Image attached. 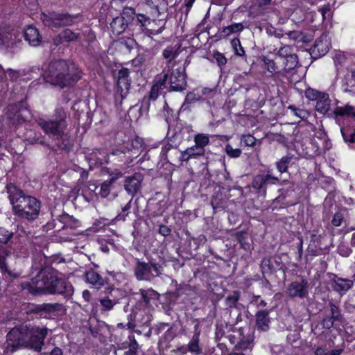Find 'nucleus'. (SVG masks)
<instances>
[{"label":"nucleus","mask_w":355,"mask_h":355,"mask_svg":"<svg viewBox=\"0 0 355 355\" xmlns=\"http://www.w3.org/2000/svg\"><path fill=\"white\" fill-rule=\"evenodd\" d=\"M340 85L343 92L355 96V69L347 70L342 78Z\"/></svg>","instance_id":"nucleus-26"},{"label":"nucleus","mask_w":355,"mask_h":355,"mask_svg":"<svg viewBox=\"0 0 355 355\" xmlns=\"http://www.w3.org/2000/svg\"><path fill=\"white\" fill-rule=\"evenodd\" d=\"M134 36L127 35L126 37L119 38V43L124 46L128 51H130L137 45Z\"/></svg>","instance_id":"nucleus-55"},{"label":"nucleus","mask_w":355,"mask_h":355,"mask_svg":"<svg viewBox=\"0 0 355 355\" xmlns=\"http://www.w3.org/2000/svg\"><path fill=\"white\" fill-rule=\"evenodd\" d=\"M58 304L44 303L41 304L29 303L26 309L27 315H34L36 318H46L48 315L59 310Z\"/></svg>","instance_id":"nucleus-19"},{"label":"nucleus","mask_w":355,"mask_h":355,"mask_svg":"<svg viewBox=\"0 0 355 355\" xmlns=\"http://www.w3.org/2000/svg\"><path fill=\"white\" fill-rule=\"evenodd\" d=\"M167 85H168V77L166 69H164L155 78V83L150 90L151 92V96L153 98L159 97L162 92L167 88Z\"/></svg>","instance_id":"nucleus-24"},{"label":"nucleus","mask_w":355,"mask_h":355,"mask_svg":"<svg viewBox=\"0 0 355 355\" xmlns=\"http://www.w3.org/2000/svg\"><path fill=\"white\" fill-rule=\"evenodd\" d=\"M27 348L40 352L44 345V340L49 331L48 328L27 323Z\"/></svg>","instance_id":"nucleus-14"},{"label":"nucleus","mask_w":355,"mask_h":355,"mask_svg":"<svg viewBox=\"0 0 355 355\" xmlns=\"http://www.w3.org/2000/svg\"><path fill=\"white\" fill-rule=\"evenodd\" d=\"M61 32L62 38L67 43L77 42L80 39V33L79 32H75L69 28H65Z\"/></svg>","instance_id":"nucleus-52"},{"label":"nucleus","mask_w":355,"mask_h":355,"mask_svg":"<svg viewBox=\"0 0 355 355\" xmlns=\"http://www.w3.org/2000/svg\"><path fill=\"white\" fill-rule=\"evenodd\" d=\"M132 209V199L130 200L123 207H121V210L115 216V221H125L127 217L131 214Z\"/></svg>","instance_id":"nucleus-51"},{"label":"nucleus","mask_w":355,"mask_h":355,"mask_svg":"<svg viewBox=\"0 0 355 355\" xmlns=\"http://www.w3.org/2000/svg\"><path fill=\"white\" fill-rule=\"evenodd\" d=\"M134 15V20L132 21V28L135 29V33L139 34L144 31L146 22L148 21L149 18L144 14H139L135 16Z\"/></svg>","instance_id":"nucleus-46"},{"label":"nucleus","mask_w":355,"mask_h":355,"mask_svg":"<svg viewBox=\"0 0 355 355\" xmlns=\"http://www.w3.org/2000/svg\"><path fill=\"white\" fill-rule=\"evenodd\" d=\"M122 348L125 349L123 355H137L139 344L132 332L128 336L127 340L122 343Z\"/></svg>","instance_id":"nucleus-35"},{"label":"nucleus","mask_w":355,"mask_h":355,"mask_svg":"<svg viewBox=\"0 0 355 355\" xmlns=\"http://www.w3.org/2000/svg\"><path fill=\"white\" fill-rule=\"evenodd\" d=\"M165 203L163 201H157L155 199H150L147 202L145 209L146 216L148 218L160 216L165 211Z\"/></svg>","instance_id":"nucleus-25"},{"label":"nucleus","mask_w":355,"mask_h":355,"mask_svg":"<svg viewBox=\"0 0 355 355\" xmlns=\"http://www.w3.org/2000/svg\"><path fill=\"white\" fill-rule=\"evenodd\" d=\"M210 203L214 209H224L226 205V201L223 193L219 190L215 192L211 196Z\"/></svg>","instance_id":"nucleus-48"},{"label":"nucleus","mask_w":355,"mask_h":355,"mask_svg":"<svg viewBox=\"0 0 355 355\" xmlns=\"http://www.w3.org/2000/svg\"><path fill=\"white\" fill-rule=\"evenodd\" d=\"M49 220L42 225V231L48 232L54 230L58 233L73 234V231L81 226V222L69 215L63 213L60 215H55L53 212L49 214Z\"/></svg>","instance_id":"nucleus-6"},{"label":"nucleus","mask_w":355,"mask_h":355,"mask_svg":"<svg viewBox=\"0 0 355 355\" xmlns=\"http://www.w3.org/2000/svg\"><path fill=\"white\" fill-rule=\"evenodd\" d=\"M114 188V187L112 184H109L106 180H105L100 184L98 194L102 198H107L110 195L111 189Z\"/></svg>","instance_id":"nucleus-61"},{"label":"nucleus","mask_w":355,"mask_h":355,"mask_svg":"<svg viewBox=\"0 0 355 355\" xmlns=\"http://www.w3.org/2000/svg\"><path fill=\"white\" fill-rule=\"evenodd\" d=\"M353 286V280L349 279L338 277L336 275H334V278L332 280L333 289L336 292L340 293V295L346 293L348 291L352 288Z\"/></svg>","instance_id":"nucleus-30"},{"label":"nucleus","mask_w":355,"mask_h":355,"mask_svg":"<svg viewBox=\"0 0 355 355\" xmlns=\"http://www.w3.org/2000/svg\"><path fill=\"white\" fill-rule=\"evenodd\" d=\"M225 151L230 158H238L241 155L242 151L240 148H234L230 144L225 146Z\"/></svg>","instance_id":"nucleus-60"},{"label":"nucleus","mask_w":355,"mask_h":355,"mask_svg":"<svg viewBox=\"0 0 355 355\" xmlns=\"http://www.w3.org/2000/svg\"><path fill=\"white\" fill-rule=\"evenodd\" d=\"M83 75L80 67L64 59L50 61L42 73L45 83L60 89L74 87L83 78Z\"/></svg>","instance_id":"nucleus-4"},{"label":"nucleus","mask_w":355,"mask_h":355,"mask_svg":"<svg viewBox=\"0 0 355 355\" xmlns=\"http://www.w3.org/2000/svg\"><path fill=\"white\" fill-rule=\"evenodd\" d=\"M134 15L135 9L126 7L119 16L113 18L110 24L112 34L115 36H119L123 33L132 36L137 35L135 29L132 28Z\"/></svg>","instance_id":"nucleus-8"},{"label":"nucleus","mask_w":355,"mask_h":355,"mask_svg":"<svg viewBox=\"0 0 355 355\" xmlns=\"http://www.w3.org/2000/svg\"><path fill=\"white\" fill-rule=\"evenodd\" d=\"M27 323L24 322L15 326L8 333L6 338L8 347L11 352L21 348H27Z\"/></svg>","instance_id":"nucleus-13"},{"label":"nucleus","mask_w":355,"mask_h":355,"mask_svg":"<svg viewBox=\"0 0 355 355\" xmlns=\"http://www.w3.org/2000/svg\"><path fill=\"white\" fill-rule=\"evenodd\" d=\"M8 251L0 248V273L2 279L3 287L6 288L17 279H18L22 274L21 270L15 268L11 269L6 263Z\"/></svg>","instance_id":"nucleus-16"},{"label":"nucleus","mask_w":355,"mask_h":355,"mask_svg":"<svg viewBox=\"0 0 355 355\" xmlns=\"http://www.w3.org/2000/svg\"><path fill=\"white\" fill-rule=\"evenodd\" d=\"M261 62L263 76L272 79L278 85L282 82V78L286 77L297 67L299 59L292 46L284 45L277 50L273 58L269 55L262 56Z\"/></svg>","instance_id":"nucleus-2"},{"label":"nucleus","mask_w":355,"mask_h":355,"mask_svg":"<svg viewBox=\"0 0 355 355\" xmlns=\"http://www.w3.org/2000/svg\"><path fill=\"white\" fill-rule=\"evenodd\" d=\"M214 58L216 60L217 64L221 68L227 64V60L223 53L219 51H214L213 54Z\"/></svg>","instance_id":"nucleus-64"},{"label":"nucleus","mask_w":355,"mask_h":355,"mask_svg":"<svg viewBox=\"0 0 355 355\" xmlns=\"http://www.w3.org/2000/svg\"><path fill=\"white\" fill-rule=\"evenodd\" d=\"M340 132L345 143L355 142V121L345 123L340 127Z\"/></svg>","instance_id":"nucleus-36"},{"label":"nucleus","mask_w":355,"mask_h":355,"mask_svg":"<svg viewBox=\"0 0 355 355\" xmlns=\"http://www.w3.org/2000/svg\"><path fill=\"white\" fill-rule=\"evenodd\" d=\"M168 77V91L182 92L187 87L185 67H177L166 71Z\"/></svg>","instance_id":"nucleus-17"},{"label":"nucleus","mask_w":355,"mask_h":355,"mask_svg":"<svg viewBox=\"0 0 355 355\" xmlns=\"http://www.w3.org/2000/svg\"><path fill=\"white\" fill-rule=\"evenodd\" d=\"M330 46L331 42L327 39V36L322 35L315 40L311 47V55L314 58L322 57L327 53Z\"/></svg>","instance_id":"nucleus-20"},{"label":"nucleus","mask_w":355,"mask_h":355,"mask_svg":"<svg viewBox=\"0 0 355 355\" xmlns=\"http://www.w3.org/2000/svg\"><path fill=\"white\" fill-rule=\"evenodd\" d=\"M270 171L268 170L266 173L257 174L252 179L251 187L259 197H266L268 187L282 185L287 182V180L282 181L277 176L272 175Z\"/></svg>","instance_id":"nucleus-11"},{"label":"nucleus","mask_w":355,"mask_h":355,"mask_svg":"<svg viewBox=\"0 0 355 355\" xmlns=\"http://www.w3.org/2000/svg\"><path fill=\"white\" fill-rule=\"evenodd\" d=\"M270 311L259 310L255 314L256 327L258 330L266 331L269 329L270 319L269 317Z\"/></svg>","instance_id":"nucleus-34"},{"label":"nucleus","mask_w":355,"mask_h":355,"mask_svg":"<svg viewBox=\"0 0 355 355\" xmlns=\"http://www.w3.org/2000/svg\"><path fill=\"white\" fill-rule=\"evenodd\" d=\"M158 97L153 98L151 96V92L150 91L147 96H144L140 102V110L144 112H148L150 107V101H155Z\"/></svg>","instance_id":"nucleus-58"},{"label":"nucleus","mask_w":355,"mask_h":355,"mask_svg":"<svg viewBox=\"0 0 355 355\" xmlns=\"http://www.w3.org/2000/svg\"><path fill=\"white\" fill-rule=\"evenodd\" d=\"M80 17V14L71 15L63 11L49 10L40 14L43 24L51 30L73 26Z\"/></svg>","instance_id":"nucleus-7"},{"label":"nucleus","mask_w":355,"mask_h":355,"mask_svg":"<svg viewBox=\"0 0 355 355\" xmlns=\"http://www.w3.org/2000/svg\"><path fill=\"white\" fill-rule=\"evenodd\" d=\"M332 114L335 119L338 116H352L355 119V107L350 105H346L344 107L337 106Z\"/></svg>","instance_id":"nucleus-44"},{"label":"nucleus","mask_w":355,"mask_h":355,"mask_svg":"<svg viewBox=\"0 0 355 355\" xmlns=\"http://www.w3.org/2000/svg\"><path fill=\"white\" fill-rule=\"evenodd\" d=\"M223 166L225 167L224 171L218 175V182L222 184L223 187H226L227 189L230 190L233 184V180L230 176V173L227 171L225 159H223Z\"/></svg>","instance_id":"nucleus-47"},{"label":"nucleus","mask_w":355,"mask_h":355,"mask_svg":"<svg viewBox=\"0 0 355 355\" xmlns=\"http://www.w3.org/2000/svg\"><path fill=\"white\" fill-rule=\"evenodd\" d=\"M282 259L279 257H263L261 262V269L263 274H272L282 268Z\"/></svg>","instance_id":"nucleus-21"},{"label":"nucleus","mask_w":355,"mask_h":355,"mask_svg":"<svg viewBox=\"0 0 355 355\" xmlns=\"http://www.w3.org/2000/svg\"><path fill=\"white\" fill-rule=\"evenodd\" d=\"M278 191L279 195L275 199L274 203H277L280 209L287 208L295 205L296 202L295 201L287 200V198L290 197L295 192L293 184H290L287 188L283 187L279 189Z\"/></svg>","instance_id":"nucleus-22"},{"label":"nucleus","mask_w":355,"mask_h":355,"mask_svg":"<svg viewBox=\"0 0 355 355\" xmlns=\"http://www.w3.org/2000/svg\"><path fill=\"white\" fill-rule=\"evenodd\" d=\"M25 104V102L21 101L8 105L6 115L10 126L16 127L29 121L31 117V111Z\"/></svg>","instance_id":"nucleus-12"},{"label":"nucleus","mask_w":355,"mask_h":355,"mask_svg":"<svg viewBox=\"0 0 355 355\" xmlns=\"http://www.w3.org/2000/svg\"><path fill=\"white\" fill-rule=\"evenodd\" d=\"M330 106L329 95L326 92L322 93V95L316 101L315 110L322 114L326 115L330 111Z\"/></svg>","instance_id":"nucleus-39"},{"label":"nucleus","mask_w":355,"mask_h":355,"mask_svg":"<svg viewBox=\"0 0 355 355\" xmlns=\"http://www.w3.org/2000/svg\"><path fill=\"white\" fill-rule=\"evenodd\" d=\"M100 305L102 307V311H108L112 310L114 305L117 304V301L112 300L109 297H104L98 300Z\"/></svg>","instance_id":"nucleus-54"},{"label":"nucleus","mask_w":355,"mask_h":355,"mask_svg":"<svg viewBox=\"0 0 355 355\" xmlns=\"http://www.w3.org/2000/svg\"><path fill=\"white\" fill-rule=\"evenodd\" d=\"M322 93H324V92H320L315 89L309 87L306 89L304 95L308 100L316 101L322 95Z\"/></svg>","instance_id":"nucleus-57"},{"label":"nucleus","mask_w":355,"mask_h":355,"mask_svg":"<svg viewBox=\"0 0 355 355\" xmlns=\"http://www.w3.org/2000/svg\"><path fill=\"white\" fill-rule=\"evenodd\" d=\"M245 28L243 23H232L230 25L219 28L218 36L220 38H226L232 35H239Z\"/></svg>","instance_id":"nucleus-32"},{"label":"nucleus","mask_w":355,"mask_h":355,"mask_svg":"<svg viewBox=\"0 0 355 355\" xmlns=\"http://www.w3.org/2000/svg\"><path fill=\"white\" fill-rule=\"evenodd\" d=\"M295 160L296 157L295 155L288 153L278 159L275 163V166L277 171L282 175L288 173L289 168L295 164Z\"/></svg>","instance_id":"nucleus-28"},{"label":"nucleus","mask_w":355,"mask_h":355,"mask_svg":"<svg viewBox=\"0 0 355 355\" xmlns=\"http://www.w3.org/2000/svg\"><path fill=\"white\" fill-rule=\"evenodd\" d=\"M163 116L166 122L170 125L172 123H175L179 118V111H176L172 109L166 102L164 101V104L162 109Z\"/></svg>","instance_id":"nucleus-41"},{"label":"nucleus","mask_w":355,"mask_h":355,"mask_svg":"<svg viewBox=\"0 0 355 355\" xmlns=\"http://www.w3.org/2000/svg\"><path fill=\"white\" fill-rule=\"evenodd\" d=\"M329 306L330 307L331 313V315L329 316L336 322H341L343 320V315L339 305L334 303L333 302H329Z\"/></svg>","instance_id":"nucleus-53"},{"label":"nucleus","mask_w":355,"mask_h":355,"mask_svg":"<svg viewBox=\"0 0 355 355\" xmlns=\"http://www.w3.org/2000/svg\"><path fill=\"white\" fill-rule=\"evenodd\" d=\"M183 51L182 45L179 43L175 45L167 46L162 52L164 58L167 60L168 62L175 60L178 55Z\"/></svg>","instance_id":"nucleus-40"},{"label":"nucleus","mask_w":355,"mask_h":355,"mask_svg":"<svg viewBox=\"0 0 355 355\" xmlns=\"http://www.w3.org/2000/svg\"><path fill=\"white\" fill-rule=\"evenodd\" d=\"M24 37L26 41L33 46H37L42 42V37L39 30L34 26H28L24 31Z\"/></svg>","instance_id":"nucleus-31"},{"label":"nucleus","mask_w":355,"mask_h":355,"mask_svg":"<svg viewBox=\"0 0 355 355\" xmlns=\"http://www.w3.org/2000/svg\"><path fill=\"white\" fill-rule=\"evenodd\" d=\"M179 145V142L176 141L175 135H173L171 137L167 138L166 143L164 144L160 152V157L162 159L167 160L169 162L168 159V153L170 150L173 148H176Z\"/></svg>","instance_id":"nucleus-45"},{"label":"nucleus","mask_w":355,"mask_h":355,"mask_svg":"<svg viewBox=\"0 0 355 355\" xmlns=\"http://www.w3.org/2000/svg\"><path fill=\"white\" fill-rule=\"evenodd\" d=\"M240 299V293L239 291H234L233 294L228 295L225 299L227 306L230 308L236 307L237 303Z\"/></svg>","instance_id":"nucleus-59"},{"label":"nucleus","mask_w":355,"mask_h":355,"mask_svg":"<svg viewBox=\"0 0 355 355\" xmlns=\"http://www.w3.org/2000/svg\"><path fill=\"white\" fill-rule=\"evenodd\" d=\"M194 145L180 152V164L188 162L191 159H196L205 155V147L210 144L209 137L207 134L197 133L193 137Z\"/></svg>","instance_id":"nucleus-10"},{"label":"nucleus","mask_w":355,"mask_h":355,"mask_svg":"<svg viewBox=\"0 0 355 355\" xmlns=\"http://www.w3.org/2000/svg\"><path fill=\"white\" fill-rule=\"evenodd\" d=\"M69 114L62 106L56 107L49 119H38L37 123L44 132L51 138L58 149L69 153L73 146V139L67 131Z\"/></svg>","instance_id":"nucleus-3"},{"label":"nucleus","mask_w":355,"mask_h":355,"mask_svg":"<svg viewBox=\"0 0 355 355\" xmlns=\"http://www.w3.org/2000/svg\"><path fill=\"white\" fill-rule=\"evenodd\" d=\"M146 4L157 14H161L167 7L166 0H146Z\"/></svg>","instance_id":"nucleus-49"},{"label":"nucleus","mask_w":355,"mask_h":355,"mask_svg":"<svg viewBox=\"0 0 355 355\" xmlns=\"http://www.w3.org/2000/svg\"><path fill=\"white\" fill-rule=\"evenodd\" d=\"M142 176L140 174L135 173L125 178L124 188L129 194L133 196L139 191Z\"/></svg>","instance_id":"nucleus-29"},{"label":"nucleus","mask_w":355,"mask_h":355,"mask_svg":"<svg viewBox=\"0 0 355 355\" xmlns=\"http://www.w3.org/2000/svg\"><path fill=\"white\" fill-rule=\"evenodd\" d=\"M136 295H138L137 305L144 309L150 306L152 300L157 298L158 293L153 288H141Z\"/></svg>","instance_id":"nucleus-27"},{"label":"nucleus","mask_w":355,"mask_h":355,"mask_svg":"<svg viewBox=\"0 0 355 355\" xmlns=\"http://www.w3.org/2000/svg\"><path fill=\"white\" fill-rule=\"evenodd\" d=\"M236 239L241 249L246 252H251L253 247L250 243V238L246 232L243 231L236 232Z\"/></svg>","instance_id":"nucleus-42"},{"label":"nucleus","mask_w":355,"mask_h":355,"mask_svg":"<svg viewBox=\"0 0 355 355\" xmlns=\"http://www.w3.org/2000/svg\"><path fill=\"white\" fill-rule=\"evenodd\" d=\"M13 236V232L0 227V248L8 251V255L11 254Z\"/></svg>","instance_id":"nucleus-33"},{"label":"nucleus","mask_w":355,"mask_h":355,"mask_svg":"<svg viewBox=\"0 0 355 355\" xmlns=\"http://www.w3.org/2000/svg\"><path fill=\"white\" fill-rule=\"evenodd\" d=\"M286 295L291 299H304L309 295L308 281L301 277L299 280L291 282L286 287Z\"/></svg>","instance_id":"nucleus-18"},{"label":"nucleus","mask_w":355,"mask_h":355,"mask_svg":"<svg viewBox=\"0 0 355 355\" xmlns=\"http://www.w3.org/2000/svg\"><path fill=\"white\" fill-rule=\"evenodd\" d=\"M21 286L22 290L33 295L59 294L68 297L73 293L71 284L62 277V274L45 263L35 277L22 282Z\"/></svg>","instance_id":"nucleus-1"},{"label":"nucleus","mask_w":355,"mask_h":355,"mask_svg":"<svg viewBox=\"0 0 355 355\" xmlns=\"http://www.w3.org/2000/svg\"><path fill=\"white\" fill-rule=\"evenodd\" d=\"M239 340L236 344L234 346L233 350L234 352H242L248 349L252 350L253 347V338L250 335L248 336H243L241 333L239 334Z\"/></svg>","instance_id":"nucleus-38"},{"label":"nucleus","mask_w":355,"mask_h":355,"mask_svg":"<svg viewBox=\"0 0 355 355\" xmlns=\"http://www.w3.org/2000/svg\"><path fill=\"white\" fill-rule=\"evenodd\" d=\"M87 282L99 289L105 285L106 281L102 276L94 269L87 270L85 273Z\"/></svg>","instance_id":"nucleus-37"},{"label":"nucleus","mask_w":355,"mask_h":355,"mask_svg":"<svg viewBox=\"0 0 355 355\" xmlns=\"http://www.w3.org/2000/svg\"><path fill=\"white\" fill-rule=\"evenodd\" d=\"M133 271L136 279L139 281H149L153 277V274H150L149 262L142 261L137 258L135 259Z\"/></svg>","instance_id":"nucleus-23"},{"label":"nucleus","mask_w":355,"mask_h":355,"mask_svg":"<svg viewBox=\"0 0 355 355\" xmlns=\"http://www.w3.org/2000/svg\"><path fill=\"white\" fill-rule=\"evenodd\" d=\"M256 143L257 139L250 134L243 135L241 138V147H254Z\"/></svg>","instance_id":"nucleus-56"},{"label":"nucleus","mask_w":355,"mask_h":355,"mask_svg":"<svg viewBox=\"0 0 355 355\" xmlns=\"http://www.w3.org/2000/svg\"><path fill=\"white\" fill-rule=\"evenodd\" d=\"M12 211L22 223H33L40 216L42 202L37 198L27 195L12 183L6 185Z\"/></svg>","instance_id":"nucleus-5"},{"label":"nucleus","mask_w":355,"mask_h":355,"mask_svg":"<svg viewBox=\"0 0 355 355\" xmlns=\"http://www.w3.org/2000/svg\"><path fill=\"white\" fill-rule=\"evenodd\" d=\"M218 349H220V354H216V355H245L242 352H234L233 349L230 352L226 345L223 343H218Z\"/></svg>","instance_id":"nucleus-62"},{"label":"nucleus","mask_w":355,"mask_h":355,"mask_svg":"<svg viewBox=\"0 0 355 355\" xmlns=\"http://www.w3.org/2000/svg\"><path fill=\"white\" fill-rule=\"evenodd\" d=\"M288 109L291 110L292 113L300 119H304L307 116V112L305 110L296 107L295 105H291Z\"/></svg>","instance_id":"nucleus-63"},{"label":"nucleus","mask_w":355,"mask_h":355,"mask_svg":"<svg viewBox=\"0 0 355 355\" xmlns=\"http://www.w3.org/2000/svg\"><path fill=\"white\" fill-rule=\"evenodd\" d=\"M103 172L109 176L106 181L114 187H116L118 184V180L123 177V173L118 168L105 167L103 169Z\"/></svg>","instance_id":"nucleus-43"},{"label":"nucleus","mask_w":355,"mask_h":355,"mask_svg":"<svg viewBox=\"0 0 355 355\" xmlns=\"http://www.w3.org/2000/svg\"><path fill=\"white\" fill-rule=\"evenodd\" d=\"M193 327V334L187 345H182L173 351V355H187L188 353L192 355H201L202 354V346L200 343V329L198 320Z\"/></svg>","instance_id":"nucleus-15"},{"label":"nucleus","mask_w":355,"mask_h":355,"mask_svg":"<svg viewBox=\"0 0 355 355\" xmlns=\"http://www.w3.org/2000/svg\"><path fill=\"white\" fill-rule=\"evenodd\" d=\"M231 45L234 54L238 57H241L245 61L247 62V56L245 55L244 48L241 45L239 38L237 37L233 38L231 40Z\"/></svg>","instance_id":"nucleus-50"},{"label":"nucleus","mask_w":355,"mask_h":355,"mask_svg":"<svg viewBox=\"0 0 355 355\" xmlns=\"http://www.w3.org/2000/svg\"><path fill=\"white\" fill-rule=\"evenodd\" d=\"M114 101L116 104H121L131 89L132 80L129 69L122 67L114 74Z\"/></svg>","instance_id":"nucleus-9"}]
</instances>
